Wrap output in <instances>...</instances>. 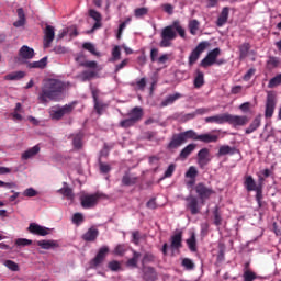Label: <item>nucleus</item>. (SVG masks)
<instances>
[{"mask_svg": "<svg viewBox=\"0 0 281 281\" xmlns=\"http://www.w3.org/2000/svg\"><path fill=\"white\" fill-rule=\"evenodd\" d=\"M85 222V216L82 215V213H75L72 216V223H75V225H80V223Z\"/></svg>", "mask_w": 281, "mask_h": 281, "instance_id": "61", "label": "nucleus"}, {"mask_svg": "<svg viewBox=\"0 0 281 281\" xmlns=\"http://www.w3.org/2000/svg\"><path fill=\"white\" fill-rule=\"evenodd\" d=\"M191 139L203 144H216L218 135L212 133L198 134L194 130H191Z\"/></svg>", "mask_w": 281, "mask_h": 281, "instance_id": "7", "label": "nucleus"}, {"mask_svg": "<svg viewBox=\"0 0 281 281\" xmlns=\"http://www.w3.org/2000/svg\"><path fill=\"white\" fill-rule=\"evenodd\" d=\"M89 16L94 21H102V14L93 9L89 10Z\"/></svg>", "mask_w": 281, "mask_h": 281, "instance_id": "62", "label": "nucleus"}, {"mask_svg": "<svg viewBox=\"0 0 281 281\" xmlns=\"http://www.w3.org/2000/svg\"><path fill=\"white\" fill-rule=\"evenodd\" d=\"M206 124H227V113L216 114L204 119Z\"/></svg>", "mask_w": 281, "mask_h": 281, "instance_id": "20", "label": "nucleus"}, {"mask_svg": "<svg viewBox=\"0 0 281 281\" xmlns=\"http://www.w3.org/2000/svg\"><path fill=\"white\" fill-rule=\"evenodd\" d=\"M158 278L157 270L150 266H143V280L145 281H156Z\"/></svg>", "mask_w": 281, "mask_h": 281, "instance_id": "19", "label": "nucleus"}, {"mask_svg": "<svg viewBox=\"0 0 281 281\" xmlns=\"http://www.w3.org/2000/svg\"><path fill=\"white\" fill-rule=\"evenodd\" d=\"M58 193L65 196L68 201H74L76 195L74 194V189L69 187H63L61 189L58 190Z\"/></svg>", "mask_w": 281, "mask_h": 281, "instance_id": "35", "label": "nucleus"}, {"mask_svg": "<svg viewBox=\"0 0 281 281\" xmlns=\"http://www.w3.org/2000/svg\"><path fill=\"white\" fill-rule=\"evenodd\" d=\"M80 67H85L86 69L95 70V67H98L97 61H80Z\"/></svg>", "mask_w": 281, "mask_h": 281, "instance_id": "53", "label": "nucleus"}, {"mask_svg": "<svg viewBox=\"0 0 281 281\" xmlns=\"http://www.w3.org/2000/svg\"><path fill=\"white\" fill-rule=\"evenodd\" d=\"M37 247H41V249H58V247H60V245L58 244V241L54 240V239H43V240H38L36 241Z\"/></svg>", "mask_w": 281, "mask_h": 281, "instance_id": "21", "label": "nucleus"}, {"mask_svg": "<svg viewBox=\"0 0 281 281\" xmlns=\"http://www.w3.org/2000/svg\"><path fill=\"white\" fill-rule=\"evenodd\" d=\"M113 254L115 256H124V254H126V245L124 244H119L115 248Z\"/></svg>", "mask_w": 281, "mask_h": 281, "instance_id": "51", "label": "nucleus"}, {"mask_svg": "<svg viewBox=\"0 0 281 281\" xmlns=\"http://www.w3.org/2000/svg\"><path fill=\"white\" fill-rule=\"evenodd\" d=\"M159 56V48H151L150 49V60L151 63H157Z\"/></svg>", "mask_w": 281, "mask_h": 281, "instance_id": "64", "label": "nucleus"}, {"mask_svg": "<svg viewBox=\"0 0 281 281\" xmlns=\"http://www.w3.org/2000/svg\"><path fill=\"white\" fill-rule=\"evenodd\" d=\"M254 192H256V201L259 207H262V186L257 188Z\"/></svg>", "mask_w": 281, "mask_h": 281, "instance_id": "58", "label": "nucleus"}, {"mask_svg": "<svg viewBox=\"0 0 281 281\" xmlns=\"http://www.w3.org/2000/svg\"><path fill=\"white\" fill-rule=\"evenodd\" d=\"M179 34L180 38H186V29L181 25V21L176 20L170 25L165 26L160 32V47H172V41L177 38Z\"/></svg>", "mask_w": 281, "mask_h": 281, "instance_id": "2", "label": "nucleus"}, {"mask_svg": "<svg viewBox=\"0 0 281 281\" xmlns=\"http://www.w3.org/2000/svg\"><path fill=\"white\" fill-rule=\"evenodd\" d=\"M186 201V210L192 214V216H196V214H201V209L203 204H201V200L195 195H188L184 198Z\"/></svg>", "mask_w": 281, "mask_h": 281, "instance_id": "6", "label": "nucleus"}, {"mask_svg": "<svg viewBox=\"0 0 281 281\" xmlns=\"http://www.w3.org/2000/svg\"><path fill=\"white\" fill-rule=\"evenodd\" d=\"M236 153V148L231 147L229 145L221 146L217 153V157H223L225 155H234Z\"/></svg>", "mask_w": 281, "mask_h": 281, "instance_id": "37", "label": "nucleus"}, {"mask_svg": "<svg viewBox=\"0 0 281 281\" xmlns=\"http://www.w3.org/2000/svg\"><path fill=\"white\" fill-rule=\"evenodd\" d=\"M4 266L7 269H10V271H19V263H16L12 260H7L4 262Z\"/></svg>", "mask_w": 281, "mask_h": 281, "instance_id": "57", "label": "nucleus"}, {"mask_svg": "<svg viewBox=\"0 0 281 281\" xmlns=\"http://www.w3.org/2000/svg\"><path fill=\"white\" fill-rule=\"evenodd\" d=\"M227 124H231L232 126H247L249 124V119L245 115H232L227 113Z\"/></svg>", "mask_w": 281, "mask_h": 281, "instance_id": "16", "label": "nucleus"}, {"mask_svg": "<svg viewBox=\"0 0 281 281\" xmlns=\"http://www.w3.org/2000/svg\"><path fill=\"white\" fill-rule=\"evenodd\" d=\"M15 245L18 247H27V246L32 245V240L25 239V238H19L15 240Z\"/></svg>", "mask_w": 281, "mask_h": 281, "instance_id": "60", "label": "nucleus"}, {"mask_svg": "<svg viewBox=\"0 0 281 281\" xmlns=\"http://www.w3.org/2000/svg\"><path fill=\"white\" fill-rule=\"evenodd\" d=\"M188 139H192V130L173 134L170 142L167 145L168 150H177L180 146L188 143Z\"/></svg>", "mask_w": 281, "mask_h": 281, "instance_id": "4", "label": "nucleus"}, {"mask_svg": "<svg viewBox=\"0 0 281 281\" xmlns=\"http://www.w3.org/2000/svg\"><path fill=\"white\" fill-rule=\"evenodd\" d=\"M71 111H74V105H64L59 110L53 111L50 113V117L52 120H63V117H65V115H69Z\"/></svg>", "mask_w": 281, "mask_h": 281, "instance_id": "18", "label": "nucleus"}, {"mask_svg": "<svg viewBox=\"0 0 281 281\" xmlns=\"http://www.w3.org/2000/svg\"><path fill=\"white\" fill-rule=\"evenodd\" d=\"M268 69H276L277 67H280L281 59L280 57L270 56L269 59L266 63Z\"/></svg>", "mask_w": 281, "mask_h": 281, "instance_id": "39", "label": "nucleus"}, {"mask_svg": "<svg viewBox=\"0 0 281 281\" xmlns=\"http://www.w3.org/2000/svg\"><path fill=\"white\" fill-rule=\"evenodd\" d=\"M261 186H258L256 183V180L254 179L252 176H245L244 177V188H246L247 192H254Z\"/></svg>", "mask_w": 281, "mask_h": 281, "instance_id": "24", "label": "nucleus"}, {"mask_svg": "<svg viewBox=\"0 0 281 281\" xmlns=\"http://www.w3.org/2000/svg\"><path fill=\"white\" fill-rule=\"evenodd\" d=\"M218 56H221V48H214L213 50L209 52L205 58L201 60V67L204 69H206V67H212V65H215Z\"/></svg>", "mask_w": 281, "mask_h": 281, "instance_id": "11", "label": "nucleus"}, {"mask_svg": "<svg viewBox=\"0 0 281 281\" xmlns=\"http://www.w3.org/2000/svg\"><path fill=\"white\" fill-rule=\"evenodd\" d=\"M212 161V157H210V150L204 147L199 150L198 153V165L200 166L201 170H205V166Z\"/></svg>", "mask_w": 281, "mask_h": 281, "instance_id": "15", "label": "nucleus"}, {"mask_svg": "<svg viewBox=\"0 0 281 281\" xmlns=\"http://www.w3.org/2000/svg\"><path fill=\"white\" fill-rule=\"evenodd\" d=\"M261 124H262V115L259 114L252 120L249 126L245 130L246 135H251V133H256V131H258Z\"/></svg>", "mask_w": 281, "mask_h": 281, "instance_id": "22", "label": "nucleus"}, {"mask_svg": "<svg viewBox=\"0 0 281 281\" xmlns=\"http://www.w3.org/2000/svg\"><path fill=\"white\" fill-rule=\"evenodd\" d=\"M70 137H72L74 148H76V150H80V148H82V139H85V133L78 132L72 134Z\"/></svg>", "mask_w": 281, "mask_h": 281, "instance_id": "31", "label": "nucleus"}, {"mask_svg": "<svg viewBox=\"0 0 281 281\" xmlns=\"http://www.w3.org/2000/svg\"><path fill=\"white\" fill-rule=\"evenodd\" d=\"M194 150H196V144L191 143L189 145H187L179 154V159L181 161H186V159H188L189 156L192 155V153H194Z\"/></svg>", "mask_w": 281, "mask_h": 281, "instance_id": "25", "label": "nucleus"}, {"mask_svg": "<svg viewBox=\"0 0 281 281\" xmlns=\"http://www.w3.org/2000/svg\"><path fill=\"white\" fill-rule=\"evenodd\" d=\"M108 269H110V271H120L122 269V265L120 261L113 260L108 263Z\"/></svg>", "mask_w": 281, "mask_h": 281, "instance_id": "52", "label": "nucleus"}, {"mask_svg": "<svg viewBox=\"0 0 281 281\" xmlns=\"http://www.w3.org/2000/svg\"><path fill=\"white\" fill-rule=\"evenodd\" d=\"M243 278H244V281H254L256 280L257 277L254 271L245 270Z\"/></svg>", "mask_w": 281, "mask_h": 281, "instance_id": "56", "label": "nucleus"}, {"mask_svg": "<svg viewBox=\"0 0 281 281\" xmlns=\"http://www.w3.org/2000/svg\"><path fill=\"white\" fill-rule=\"evenodd\" d=\"M139 258H142V254L137 251H133V257L127 260L126 266L132 268H137V262H139Z\"/></svg>", "mask_w": 281, "mask_h": 281, "instance_id": "41", "label": "nucleus"}, {"mask_svg": "<svg viewBox=\"0 0 281 281\" xmlns=\"http://www.w3.org/2000/svg\"><path fill=\"white\" fill-rule=\"evenodd\" d=\"M82 47L83 49H87V52H90V54H93V56L99 55V53L95 50V46L89 42L83 43Z\"/></svg>", "mask_w": 281, "mask_h": 281, "instance_id": "54", "label": "nucleus"}, {"mask_svg": "<svg viewBox=\"0 0 281 281\" xmlns=\"http://www.w3.org/2000/svg\"><path fill=\"white\" fill-rule=\"evenodd\" d=\"M199 27H201V22H199V20L189 21L188 29L192 36H196V32H199Z\"/></svg>", "mask_w": 281, "mask_h": 281, "instance_id": "38", "label": "nucleus"}, {"mask_svg": "<svg viewBox=\"0 0 281 281\" xmlns=\"http://www.w3.org/2000/svg\"><path fill=\"white\" fill-rule=\"evenodd\" d=\"M150 262H155V255L146 252L142 259V265L145 267L144 265H148Z\"/></svg>", "mask_w": 281, "mask_h": 281, "instance_id": "50", "label": "nucleus"}, {"mask_svg": "<svg viewBox=\"0 0 281 281\" xmlns=\"http://www.w3.org/2000/svg\"><path fill=\"white\" fill-rule=\"evenodd\" d=\"M106 256H109V248L106 246H103L99 249L95 257L90 261L91 269H95L100 267L106 259Z\"/></svg>", "mask_w": 281, "mask_h": 281, "instance_id": "12", "label": "nucleus"}, {"mask_svg": "<svg viewBox=\"0 0 281 281\" xmlns=\"http://www.w3.org/2000/svg\"><path fill=\"white\" fill-rule=\"evenodd\" d=\"M183 243V233L181 231H178L175 233L173 236H171V249H181Z\"/></svg>", "mask_w": 281, "mask_h": 281, "instance_id": "23", "label": "nucleus"}, {"mask_svg": "<svg viewBox=\"0 0 281 281\" xmlns=\"http://www.w3.org/2000/svg\"><path fill=\"white\" fill-rule=\"evenodd\" d=\"M25 78V72L24 71H14L10 72L4 77V80H21Z\"/></svg>", "mask_w": 281, "mask_h": 281, "instance_id": "42", "label": "nucleus"}, {"mask_svg": "<svg viewBox=\"0 0 281 281\" xmlns=\"http://www.w3.org/2000/svg\"><path fill=\"white\" fill-rule=\"evenodd\" d=\"M95 76H97L95 70H83L79 75V78H81L82 82H87L89 80H93V78H95Z\"/></svg>", "mask_w": 281, "mask_h": 281, "instance_id": "40", "label": "nucleus"}, {"mask_svg": "<svg viewBox=\"0 0 281 281\" xmlns=\"http://www.w3.org/2000/svg\"><path fill=\"white\" fill-rule=\"evenodd\" d=\"M276 111V93L268 92L266 101L265 117H273Z\"/></svg>", "mask_w": 281, "mask_h": 281, "instance_id": "13", "label": "nucleus"}, {"mask_svg": "<svg viewBox=\"0 0 281 281\" xmlns=\"http://www.w3.org/2000/svg\"><path fill=\"white\" fill-rule=\"evenodd\" d=\"M194 192L198 195V199L200 200V203L202 205H205V201H210V199H212V196L216 194V191L204 182H199L198 184H195Z\"/></svg>", "mask_w": 281, "mask_h": 281, "instance_id": "5", "label": "nucleus"}, {"mask_svg": "<svg viewBox=\"0 0 281 281\" xmlns=\"http://www.w3.org/2000/svg\"><path fill=\"white\" fill-rule=\"evenodd\" d=\"M210 47V42H200L189 56V65L192 67L201 58V54Z\"/></svg>", "mask_w": 281, "mask_h": 281, "instance_id": "8", "label": "nucleus"}, {"mask_svg": "<svg viewBox=\"0 0 281 281\" xmlns=\"http://www.w3.org/2000/svg\"><path fill=\"white\" fill-rule=\"evenodd\" d=\"M100 236V231L98 228H89L87 233L82 235V240L86 243H93Z\"/></svg>", "mask_w": 281, "mask_h": 281, "instance_id": "26", "label": "nucleus"}, {"mask_svg": "<svg viewBox=\"0 0 281 281\" xmlns=\"http://www.w3.org/2000/svg\"><path fill=\"white\" fill-rule=\"evenodd\" d=\"M27 67L29 69H45L47 67V57H44L38 61L29 63Z\"/></svg>", "mask_w": 281, "mask_h": 281, "instance_id": "34", "label": "nucleus"}, {"mask_svg": "<svg viewBox=\"0 0 281 281\" xmlns=\"http://www.w3.org/2000/svg\"><path fill=\"white\" fill-rule=\"evenodd\" d=\"M213 216H214V225L216 227H221L223 225V216L221 215V212L218 211V206H216L213 211Z\"/></svg>", "mask_w": 281, "mask_h": 281, "instance_id": "43", "label": "nucleus"}, {"mask_svg": "<svg viewBox=\"0 0 281 281\" xmlns=\"http://www.w3.org/2000/svg\"><path fill=\"white\" fill-rule=\"evenodd\" d=\"M54 38H56V29L52 25H46L44 30V48L48 49L52 47V43H54Z\"/></svg>", "mask_w": 281, "mask_h": 281, "instance_id": "14", "label": "nucleus"}, {"mask_svg": "<svg viewBox=\"0 0 281 281\" xmlns=\"http://www.w3.org/2000/svg\"><path fill=\"white\" fill-rule=\"evenodd\" d=\"M181 266L187 270V271H194V261L190 258H184L182 259Z\"/></svg>", "mask_w": 281, "mask_h": 281, "instance_id": "45", "label": "nucleus"}, {"mask_svg": "<svg viewBox=\"0 0 281 281\" xmlns=\"http://www.w3.org/2000/svg\"><path fill=\"white\" fill-rule=\"evenodd\" d=\"M38 153H41V147L38 145H35L22 154V159L24 160L32 159V157H36Z\"/></svg>", "mask_w": 281, "mask_h": 281, "instance_id": "33", "label": "nucleus"}, {"mask_svg": "<svg viewBox=\"0 0 281 281\" xmlns=\"http://www.w3.org/2000/svg\"><path fill=\"white\" fill-rule=\"evenodd\" d=\"M229 19V7H224L217 18L216 25L217 27H223Z\"/></svg>", "mask_w": 281, "mask_h": 281, "instance_id": "27", "label": "nucleus"}, {"mask_svg": "<svg viewBox=\"0 0 281 281\" xmlns=\"http://www.w3.org/2000/svg\"><path fill=\"white\" fill-rule=\"evenodd\" d=\"M239 50V60H245L247 56H249V52L251 50V44L249 42H244L238 46Z\"/></svg>", "mask_w": 281, "mask_h": 281, "instance_id": "30", "label": "nucleus"}, {"mask_svg": "<svg viewBox=\"0 0 281 281\" xmlns=\"http://www.w3.org/2000/svg\"><path fill=\"white\" fill-rule=\"evenodd\" d=\"M146 14H148V8H146V7L136 8L134 10L135 19H142V18L146 16Z\"/></svg>", "mask_w": 281, "mask_h": 281, "instance_id": "46", "label": "nucleus"}, {"mask_svg": "<svg viewBox=\"0 0 281 281\" xmlns=\"http://www.w3.org/2000/svg\"><path fill=\"white\" fill-rule=\"evenodd\" d=\"M184 177L187 179H196V177H199V170H196V167H189L184 173Z\"/></svg>", "mask_w": 281, "mask_h": 281, "instance_id": "47", "label": "nucleus"}, {"mask_svg": "<svg viewBox=\"0 0 281 281\" xmlns=\"http://www.w3.org/2000/svg\"><path fill=\"white\" fill-rule=\"evenodd\" d=\"M161 10H164L166 12V14H173L175 7L170 3H164V4H161Z\"/></svg>", "mask_w": 281, "mask_h": 281, "instance_id": "63", "label": "nucleus"}, {"mask_svg": "<svg viewBox=\"0 0 281 281\" xmlns=\"http://www.w3.org/2000/svg\"><path fill=\"white\" fill-rule=\"evenodd\" d=\"M29 232L30 234H35L36 236H47L49 235L50 229L36 223H31L29 225Z\"/></svg>", "mask_w": 281, "mask_h": 281, "instance_id": "17", "label": "nucleus"}, {"mask_svg": "<svg viewBox=\"0 0 281 281\" xmlns=\"http://www.w3.org/2000/svg\"><path fill=\"white\" fill-rule=\"evenodd\" d=\"M120 58H122V52L120 50V46H115L112 49V58L110 59V63H116Z\"/></svg>", "mask_w": 281, "mask_h": 281, "instance_id": "48", "label": "nucleus"}, {"mask_svg": "<svg viewBox=\"0 0 281 281\" xmlns=\"http://www.w3.org/2000/svg\"><path fill=\"white\" fill-rule=\"evenodd\" d=\"M144 117V110L139 106H135L127 113V119L120 121V128H132L137 122H140Z\"/></svg>", "mask_w": 281, "mask_h": 281, "instance_id": "3", "label": "nucleus"}, {"mask_svg": "<svg viewBox=\"0 0 281 281\" xmlns=\"http://www.w3.org/2000/svg\"><path fill=\"white\" fill-rule=\"evenodd\" d=\"M193 85L195 89H201L205 85V75L201 70H196V76L194 78Z\"/></svg>", "mask_w": 281, "mask_h": 281, "instance_id": "36", "label": "nucleus"}, {"mask_svg": "<svg viewBox=\"0 0 281 281\" xmlns=\"http://www.w3.org/2000/svg\"><path fill=\"white\" fill-rule=\"evenodd\" d=\"M91 93L94 103V111L97 114L102 115V113L109 109V104L100 101V90L98 88L92 89Z\"/></svg>", "mask_w": 281, "mask_h": 281, "instance_id": "9", "label": "nucleus"}, {"mask_svg": "<svg viewBox=\"0 0 281 281\" xmlns=\"http://www.w3.org/2000/svg\"><path fill=\"white\" fill-rule=\"evenodd\" d=\"M137 181H139V178H137L135 175L133 173H125L122 177L121 183L122 186L125 187H131V186H135L137 183Z\"/></svg>", "mask_w": 281, "mask_h": 281, "instance_id": "28", "label": "nucleus"}, {"mask_svg": "<svg viewBox=\"0 0 281 281\" xmlns=\"http://www.w3.org/2000/svg\"><path fill=\"white\" fill-rule=\"evenodd\" d=\"M180 98H182V95L179 92L170 94L160 103V108L164 109L166 106H169V104H175V102H177V100H179Z\"/></svg>", "mask_w": 281, "mask_h": 281, "instance_id": "32", "label": "nucleus"}, {"mask_svg": "<svg viewBox=\"0 0 281 281\" xmlns=\"http://www.w3.org/2000/svg\"><path fill=\"white\" fill-rule=\"evenodd\" d=\"M65 91V83L58 79H47L44 81L38 93L37 100L41 104H48L49 102H58Z\"/></svg>", "mask_w": 281, "mask_h": 281, "instance_id": "1", "label": "nucleus"}, {"mask_svg": "<svg viewBox=\"0 0 281 281\" xmlns=\"http://www.w3.org/2000/svg\"><path fill=\"white\" fill-rule=\"evenodd\" d=\"M99 169L102 175H109L111 172V165L99 161Z\"/></svg>", "mask_w": 281, "mask_h": 281, "instance_id": "55", "label": "nucleus"}, {"mask_svg": "<svg viewBox=\"0 0 281 281\" xmlns=\"http://www.w3.org/2000/svg\"><path fill=\"white\" fill-rule=\"evenodd\" d=\"M19 56L24 60H32V58H34V48H30L27 45H24L20 48Z\"/></svg>", "mask_w": 281, "mask_h": 281, "instance_id": "29", "label": "nucleus"}, {"mask_svg": "<svg viewBox=\"0 0 281 281\" xmlns=\"http://www.w3.org/2000/svg\"><path fill=\"white\" fill-rule=\"evenodd\" d=\"M80 201L83 210H91V207H95V205H98V201H100V193L82 195Z\"/></svg>", "mask_w": 281, "mask_h": 281, "instance_id": "10", "label": "nucleus"}, {"mask_svg": "<svg viewBox=\"0 0 281 281\" xmlns=\"http://www.w3.org/2000/svg\"><path fill=\"white\" fill-rule=\"evenodd\" d=\"M38 191H36L34 188H29L24 190L23 196H27L29 199H32V196H37Z\"/></svg>", "mask_w": 281, "mask_h": 281, "instance_id": "59", "label": "nucleus"}, {"mask_svg": "<svg viewBox=\"0 0 281 281\" xmlns=\"http://www.w3.org/2000/svg\"><path fill=\"white\" fill-rule=\"evenodd\" d=\"M187 245L190 251H196V235L194 233L187 239Z\"/></svg>", "mask_w": 281, "mask_h": 281, "instance_id": "44", "label": "nucleus"}, {"mask_svg": "<svg viewBox=\"0 0 281 281\" xmlns=\"http://www.w3.org/2000/svg\"><path fill=\"white\" fill-rule=\"evenodd\" d=\"M279 85H281V74H279L276 77H273L272 79H270L268 87H269V89H273L276 87H279Z\"/></svg>", "mask_w": 281, "mask_h": 281, "instance_id": "49", "label": "nucleus"}]
</instances>
